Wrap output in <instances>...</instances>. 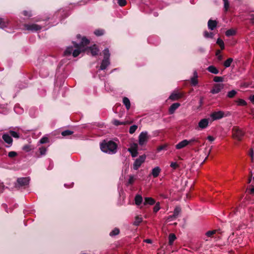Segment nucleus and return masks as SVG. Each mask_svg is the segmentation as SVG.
I'll return each mask as SVG.
<instances>
[{
    "mask_svg": "<svg viewBox=\"0 0 254 254\" xmlns=\"http://www.w3.org/2000/svg\"><path fill=\"white\" fill-rule=\"evenodd\" d=\"M123 102L125 105L126 109L129 110L130 108V102L129 99L126 97L123 98Z\"/></svg>",
    "mask_w": 254,
    "mask_h": 254,
    "instance_id": "25",
    "label": "nucleus"
},
{
    "mask_svg": "<svg viewBox=\"0 0 254 254\" xmlns=\"http://www.w3.org/2000/svg\"><path fill=\"white\" fill-rule=\"evenodd\" d=\"M217 21L216 20H213L209 19L207 23L208 28L211 30H213L217 25Z\"/></svg>",
    "mask_w": 254,
    "mask_h": 254,
    "instance_id": "16",
    "label": "nucleus"
},
{
    "mask_svg": "<svg viewBox=\"0 0 254 254\" xmlns=\"http://www.w3.org/2000/svg\"><path fill=\"white\" fill-rule=\"evenodd\" d=\"M14 110L17 114H21L23 111V109L19 107L18 105L15 106Z\"/></svg>",
    "mask_w": 254,
    "mask_h": 254,
    "instance_id": "42",
    "label": "nucleus"
},
{
    "mask_svg": "<svg viewBox=\"0 0 254 254\" xmlns=\"http://www.w3.org/2000/svg\"><path fill=\"white\" fill-rule=\"evenodd\" d=\"M74 47L72 46L68 47L64 52V56H69L71 54L73 57H76L79 55V45L73 43Z\"/></svg>",
    "mask_w": 254,
    "mask_h": 254,
    "instance_id": "2",
    "label": "nucleus"
},
{
    "mask_svg": "<svg viewBox=\"0 0 254 254\" xmlns=\"http://www.w3.org/2000/svg\"><path fill=\"white\" fill-rule=\"evenodd\" d=\"M236 94L237 92L234 90H232L228 92L227 96L229 98H232L236 95Z\"/></svg>",
    "mask_w": 254,
    "mask_h": 254,
    "instance_id": "40",
    "label": "nucleus"
},
{
    "mask_svg": "<svg viewBox=\"0 0 254 254\" xmlns=\"http://www.w3.org/2000/svg\"><path fill=\"white\" fill-rule=\"evenodd\" d=\"M233 61V59L231 58H228L224 63V66L225 67H228L231 65V64Z\"/></svg>",
    "mask_w": 254,
    "mask_h": 254,
    "instance_id": "33",
    "label": "nucleus"
},
{
    "mask_svg": "<svg viewBox=\"0 0 254 254\" xmlns=\"http://www.w3.org/2000/svg\"><path fill=\"white\" fill-rule=\"evenodd\" d=\"M217 233H221L220 230H213L212 231H208L206 233V235L208 237H212L213 235Z\"/></svg>",
    "mask_w": 254,
    "mask_h": 254,
    "instance_id": "28",
    "label": "nucleus"
},
{
    "mask_svg": "<svg viewBox=\"0 0 254 254\" xmlns=\"http://www.w3.org/2000/svg\"><path fill=\"white\" fill-rule=\"evenodd\" d=\"M8 25V22L1 18H0V28H3Z\"/></svg>",
    "mask_w": 254,
    "mask_h": 254,
    "instance_id": "29",
    "label": "nucleus"
},
{
    "mask_svg": "<svg viewBox=\"0 0 254 254\" xmlns=\"http://www.w3.org/2000/svg\"><path fill=\"white\" fill-rule=\"evenodd\" d=\"M198 51L201 53H203L205 52V50L203 48L200 47L198 49Z\"/></svg>",
    "mask_w": 254,
    "mask_h": 254,
    "instance_id": "62",
    "label": "nucleus"
},
{
    "mask_svg": "<svg viewBox=\"0 0 254 254\" xmlns=\"http://www.w3.org/2000/svg\"><path fill=\"white\" fill-rule=\"evenodd\" d=\"M38 150L39 151L40 154L37 155V156L38 157H40L42 156L46 155L47 150V148H46L45 147L41 146L39 148Z\"/></svg>",
    "mask_w": 254,
    "mask_h": 254,
    "instance_id": "27",
    "label": "nucleus"
},
{
    "mask_svg": "<svg viewBox=\"0 0 254 254\" xmlns=\"http://www.w3.org/2000/svg\"><path fill=\"white\" fill-rule=\"evenodd\" d=\"M110 60H106V59H103L102 61L100 69V70H104L110 64Z\"/></svg>",
    "mask_w": 254,
    "mask_h": 254,
    "instance_id": "20",
    "label": "nucleus"
},
{
    "mask_svg": "<svg viewBox=\"0 0 254 254\" xmlns=\"http://www.w3.org/2000/svg\"><path fill=\"white\" fill-rule=\"evenodd\" d=\"M177 237L174 233H171L169 235V245L172 246Z\"/></svg>",
    "mask_w": 254,
    "mask_h": 254,
    "instance_id": "26",
    "label": "nucleus"
},
{
    "mask_svg": "<svg viewBox=\"0 0 254 254\" xmlns=\"http://www.w3.org/2000/svg\"><path fill=\"white\" fill-rule=\"evenodd\" d=\"M155 203V200L152 197H145L144 198V202L143 204L146 205L147 204L153 205Z\"/></svg>",
    "mask_w": 254,
    "mask_h": 254,
    "instance_id": "21",
    "label": "nucleus"
},
{
    "mask_svg": "<svg viewBox=\"0 0 254 254\" xmlns=\"http://www.w3.org/2000/svg\"><path fill=\"white\" fill-rule=\"evenodd\" d=\"M138 145L137 143H133L130 145V147L127 149L128 152L131 154L132 157H135L138 155Z\"/></svg>",
    "mask_w": 254,
    "mask_h": 254,
    "instance_id": "7",
    "label": "nucleus"
},
{
    "mask_svg": "<svg viewBox=\"0 0 254 254\" xmlns=\"http://www.w3.org/2000/svg\"><path fill=\"white\" fill-rule=\"evenodd\" d=\"M149 137L147 132H141L138 136V143L140 145H143L146 142Z\"/></svg>",
    "mask_w": 254,
    "mask_h": 254,
    "instance_id": "6",
    "label": "nucleus"
},
{
    "mask_svg": "<svg viewBox=\"0 0 254 254\" xmlns=\"http://www.w3.org/2000/svg\"><path fill=\"white\" fill-rule=\"evenodd\" d=\"M2 139L7 144L6 147H10L12 144L13 139L11 136L8 133H4L2 136Z\"/></svg>",
    "mask_w": 254,
    "mask_h": 254,
    "instance_id": "9",
    "label": "nucleus"
},
{
    "mask_svg": "<svg viewBox=\"0 0 254 254\" xmlns=\"http://www.w3.org/2000/svg\"><path fill=\"white\" fill-rule=\"evenodd\" d=\"M224 8L225 11H227L229 8V2L228 0H226L224 2Z\"/></svg>",
    "mask_w": 254,
    "mask_h": 254,
    "instance_id": "51",
    "label": "nucleus"
},
{
    "mask_svg": "<svg viewBox=\"0 0 254 254\" xmlns=\"http://www.w3.org/2000/svg\"><path fill=\"white\" fill-rule=\"evenodd\" d=\"M90 43V41L85 37H83L80 40V54L82 53L84 46H87Z\"/></svg>",
    "mask_w": 254,
    "mask_h": 254,
    "instance_id": "14",
    "label": "nucleus"
},
{
    "mask_svg": "<svg viewBox=\"0 0 254 254\" xmlns=\"http://www.w3.org/2000/svg\"><path fill=\"white\" fill-rule=\"evenodd\" d=\"M146 155L145 154L141 155L137 158L133 163V169L135 170H138L141 164L145 161Z\"/></svg>",
    "mask_w": 254,
    "mask_h": 254,
    "instance_id": "5",
    "label": "nucleus"
},
{
    "mask_svg": "<svg viewBox=\"0 0 254 254\" xmlns=\"http://www.w3.org/2000/svg\"><path fill=\"white\" fill-rule=\"evenodd\" d=\"M181 106L179 103H175L172 104L169 108V113L170 115L174 114L175 111Z\"/></svg>",
    "mask_w": 254,
    "mask_h": 254,
    "instance_id": "15",
    "label": "nucleus"
},
{
    "mask_svg": "<svg viewBox=\"0 0 254 254\" xmlns=\"http://www.w3.org/2000/svg\"><path fill=\"white\" fill-rule=\"evenodd\" d=\"M208 125V119H203L198 123V127L201 129L206 128Z\"/></svg>",
    "mask_w": 254,
    "mask_h": 254,
    "instance_id": "17",
    "label": "nucleus"
},
{
    "mask_svg": "<svg viewBox=\"0 0 254 254\" xmlns=\"http://www.w3.org/2000/svg\"><path fill=\"white\" fill-rule=\"evenodd\" d=\"M135 179L134 177L132 175L129 176V178L128 181V184L129 185H132L134 182Z\"/></svg>",
    "mask_w": 254,
    "mask_h": 254,
    "instance_id": "53",
    "label": "nucleus"
},
{
    "mask_svg": "<svg viewBox=\"0 0 254 254\" xmlns=\"http://www.w3.org/2000/svg\"><path fill=\"white\" fill-rule=\"evenodd\" d=\"M209 72L217 74L219 73V70L214 65H210L206 69Z\"/></svg>",
    "mask_w": 254,
    "mask_h": 254,
    "instance_id": "24",
    "label": "nucleus"
},
{
    "mask_svg": "<svg viewBox=\"0 0 254 254\" xmlns=\"http://www.w3.org/2000/svg\"><path fill=\"white\" fill-rule=\"evenodd\" d=\"M155 206H154V208H153V212L154 213H156L160 209V203L159 202H158L157 203H155Z\"/></svg>",
    "mask_w": 254,
    "mask_h": 254,
    "instance_id": "47",
    "label": "nucleus"
},
{
    "mask_svg": "<svg viewBox=\"0 0 254 254\" xmlns=\"http://www.w3.org/2000/svg\"><path fill=\"white\" fill-rule=\"evenodd\" d=\"M188 145H189L188 140L184 139L176 144V148L177 149H180L186 147Z\"/></svg>",
    "mask_w": 254,
    "mask_h": 254,
    "instance_id": "18",
    "label": "nucleus"
},
{
    "mask_svg": "<svg viewBox=\"0 0 254 254\" xmlns=\"http://www.w3.org/2000/svg\"><path fill=\"white\" fill-rule=\"evenodd\" d=\"M118 3L120 6H124L127 4L126 0H118Z\"/></svg>",
    "mask_w": 254,
    "mask_h": 254,
    "instance_id": "50",
    "label": "nucleus"
},
{
    "mask_svg": "<svg viewBox=\"0 0 254 254\" xmlns=\"http://www.w3.org/2000/svg\"><path fill=\"white\" fill-rule=\"evenodd\" d=\"M103 55H104V59H106V60H109L110 54L109 53V50L108 48L105 49L103 52Z\"/></svg>",
    "mask_w": 254,
    "mask_h": 254,
    "instance_id": "32",
    "label": "nucleus"
},
{
    "mask_svg": "<svg viewBox=\"0 0 254 254\" xmlns=\"http://www.w3.org/2000/svg\"><path fill=\"white\" fill-rule=\"evenodd\" d=\"M236 34V31L232 29H230L226 31L225 34L227 36L229 37L231 36H233Z\"/></svg>",
    "mask_w": 254,
    "mask_h": 254,
    "instance_id": "37",
    "label": "nucleus"
},
{
    "mask_svg": "<svg viewBox=\"0 0 254 254\" xmlns=\"http://www.w3.org/2000/svg\"><path fill=\"white\" fill-rule=\"evenodd\" d=\"M137 126L136 125H132L131 127H130L129 129V132L130 134H133L137 129Z\"/></svg>",
    "mask_w": 254,
    "mask_h": 254,
    "instance_id": "41",
    "label": "nucleus"
},
{
    "mask_svg": "<svg viewBox=\"0 0 254 254\" xmlns=\"http://www.w3.org/2000/svg\"><path fill=\"white\" fill-rule=\"evenodd\" d=\"M23 150L26 151H29L30 150V149L29 148V146L25 145L23 147Z\"/></svg>",
    "mask_w": 254,
    "mask_h": 254,
    "instance_id": "57",
    "label": "nucleus"
},
{
    "mask_svg": "<svg viewBox=\"0 0 254 254\" xmlns=\"http://www.w3.org/2000/svg\"><path fill=\"white\" fill-rule=\"evenodd\" d=\"M191 84L192 86H195L198 83L197 78L195 77H192L191 78Z\"/></svg>",
    "mask_w": 254,
    "mask_h": 254,
    "instance_id": "43",
    "label": "nucleus"
},
{
    "mask_svg": "<svg viewBox=\"0 0 254 254\" xmlns=\"http://www.w3.org/2000/svg\"><path fill=\"white\" fill-rule=\"evenodd\" d=\"M251 18L250 20L251 22L254 24V14H252L250 15Z\"/></svg>",
    "mask_w": 254,
    "mask_h": 254,
    "instance_id": "59",
    "label": "nucleus"
},
{
    "mask_svg": "<svg viewBox=\"0 0 254 254\" xmlns=\"http://www.w3.org/2000/svg\"><path fill=\"white\" fill-rule=\"evenodd\" d=\"M182 97V94L180 93H172L169 96V99L173 101L178 100Z\"/></svg>",
    "mask_w": 254,
    "mask_h": 254,
    "instance_id": "19",
    "label": "nucleus"
},
{
    "mask_svg": "<svg viewBox=\"0 0 254 254\" xmlns=\"http://www.w3.org/2000/svg\"><path fill=\"white\" fill-rule=\"evenodd\" d=\"M203 35L206 38L212 39L214 36V34L213 32H208L207 31H205L203 33Z\"/></svg>",
    "mask_w": 254,
    "mask_h": 254,
    "instance_id": "34",
    "label": "nucleus"
},
{
    "mask_svg": "<svg viewBox=\"0 0 254 254\" xmlns=\"http://www.w3.org/2000/svg\"><path fill=\"white\" fill-rule=\"evenodd\" d=\"M73 133V132L72 131H71L70 130L67 129V130H65L61 132V134L63 136L66 137V136H67L71 135Z\"/></svg>",
    "mask_w": 254,
    "mask_h": 254,
    "instance_id": "35",
    "label": "nucleus"
},
{
    "mask_svg": "<svg viewBox=\"0 0 254 254\" xmlns=\"http://www.w3.org/2000/svg\"><path fill=\"white\" fill-rule=\"evenodd\" d=\"M101 150L105 153L114 154L117 152L118 145L112 140H103L100 144Z\"/></svg>",
    "mask_w": 254,
    "mask_h": 254,
    "instance_id": "1",
    "label": "nucleus"
},
{
    "mask_svg": "<svg viewBox=\"0 0 254 254\" xmlns=\"http://www.w3.org/2000/svg\"><path fill=\"white\" fill-rule=\"evenodd\" d=\"M120 233V230L118 228H115L110 233V236H114L117 235Z\"/></svg>",
    "mask_w": 254,
    "mask_h": 254,
    "instance_id": "38",
    "label": "nucleus"
},
{
    "mask_svg": "<svg viewBox=\"0 0 254 254\" xmlns=\"http://www.w3.org/2000/svg\"><path fill=\"white\" fill-rule=\"evenodd\" d=\"M170 166L174 170L179 167V165L176 162H172L171 163Z\"/></svg>",
    "mask_w": 254,
    "mask_h": 254,
    "instance_id": "52",
    "label": "nucleus"
},
{
    "mask_svg": "<svg viewBox=\"0 0 254 254\" xmlns=\"http://www.w3.org/2000/svg\"><path fill=\"white\" fill-rule=\"evenodd\" d=\"M9 133H10V136H12L13 137L17 138L19 137V134L15 131L10 130Z\"/></svg>",
    "mask_w": 254,
    "mask_h": 254,
    "instance_id": "48",
    "label": "nucleus"
},
{
    "mask_svg": "<svg viewBox=\"0 0 254 254\" xmlns=\"http://www.w3.org/2000/svg\"><path fill=\"white\" fill-rule=\"evenodd\" d=\"M143 201L142 197L140 194H136L134 197L135 204L136 205H140Z\"/></svg>",
    "mask_w": 254,
    "mask_h": 254,
    "instance_id": "22",
    "label": "nucleus"
},
{
    "mask_svg": "<svg viewBox=\"0 0 254 254\" xmlns=\"http://www.w3.org/2000/svg\"><path fill=\"white\" fill-rule=\"evenodd\" d=\"M238 105L239 106H246L247 103V102L243 99H239L238 101Z\"/></svg>",
    "mask_w": 254,
    "mask_h": 254,
    "instance_id": "49",
    "label": "nucleus"
},
{
    "mask_svg": "<svg viewBox=\"0 0 254 254\" xmlns=\"http://www.w3.org/2000/svg\"><path fill=\"white\" fill-rule=\"evenodd\" d=\"M223 88L224 85L223 84H216L214 85L210 92L212 94L218 93Z\"/></svg>",
    "mask_w": 254,
    "mask_h": 254,
    "instance_id": "13",
    "label": "nucleus"
},
{
    "mask_svg": "<svg viewBox=\"0 0 254 254\" xmlns=\"http://www.w3.org/2000/svg\"><path fill=\"white\" fill-rule=\"evenodd\" d=\"M23 14L24 15H25L26 16H28V17H30V16H32L31 12L30 11H26V10L23 11Z\"/></svg>",
    "mask_w": 254,
    "mask_h": 254,
    "instance_id": "55",
    "label": "nucleus"
},
{
    "mask_svg": "<svg viewBox=\"0 0 254 254\" xmlns=\"http://www.w3.org/2000/svg\"><path fill=\"white\" fill-rule=\"evenodd\" d=\"M161 172V169L159 167H156L152 170V175L154 178H157Z\"/></svg>",
    "mask_w": 254,
    "mask_h": 254,
    "instance_id": "23",
    "label": "nucleus"
},
{
    "mask_svg": "<svg viewBox=\"0 0 254 254\" xmlns=\"http://www.w3.org/2000/svg\"><path fill=\"white\" fill-rule=\"evenodd\" d=\"M30 179L28 177L20 178L17 180L19 187H26L29 185Z\"/></svg>",
    "mask_w": 254,
    "mask_h": 254,
    "instance_id": "8",
    "label": "nucleus"
},
{
    "mask_svg": "<svg viewBox=\"0 0 254 254\" xmlns=\"http://www.w3.org/2000/svg\"><path fill=\"white\" fill-rule=\"evenodd\" d=\"M232 136L234 139L239 141L242 140L245 132L238 127H234L232 128Z\"/></svg>",
    "mask_w": 254,
    "mask_h": 254,
    "instance_id": "3",
    "label": "nucleus"
},
{
    "mask_svg": "<svg viewBox=\"0 0 254 254\" xmlns=\"http://www.w3.org/2000/svg\"><path fill=\"white\" fill-rule=\"evenodd\" d=\"M25 28L29 31H37L41 29V26L36 24H25Z\"/></svg>",
    "mask_w": 254,
    "mask_h": 254,
    "instance_id": "11",
    "label": "nucleus"
},
{
    "mask_svg": "<svg viewBox=\"0 0 254 254\" xmlns=\"http://www.w3.org/2000/svg\"><path fill=\"white\" fill-rule=\"evenodd\" d=\"M224 80V78L221 76H215L213 78V81L215 82H223Z\"/></svg>",
    "mask_w": 254,
    "mask_h": 254,
    "instance_id": "45",
    "label": "nucleus"
},
{
    "mask_svg": "<svg viewBox=\"0 0 254 254\" xmlns=\"http://www.w3.org/2000/svg\"><path fill=\"white\" fill-rule=\"evenodd\" d=\"M249 99L252 102V103L254 104V95H251L249 97Z\"/></svg>",
    "mask_w": 254,
    "mask_h": 254,
    "instance_id": "61",
    "label": "nucleus"
},
{
    "mask_svg": "<svg viewBox=\"0 0 254 254\" xmlns=\"http://www.w3.org/2000/svg\"><path fill=\"white\" fill-rule=\"evenodd\" d=\"M142 221V218L139 216H136L135 218V220L133 223V225L136 226H139Z\"/></svg>",
    "mask_w": 254,
    "mask_h": 254,
    "instance_id": "30",
    "label": "nucleus"
},
{
    "mask_svg": "<svg viewBox=\"0 0 254 254\" xmlns=\"http://www.w3.org/2000/svg\"><path fill=\"white\" fill-rule=\"evenodd\" d=\"M216 43L219 45V46L222 50L224 49V48H225L224 43L223 41L221 39L218 38L217 40Z\"/></svg>",
    "mask_w": 254,
    "mask_h": 254,
    "instance_id": "36",
    "label": "nucleus"
},
{
    "mask_svg": "<svg viewBox=\"0 0 254 254\" xmlns=\"http://www.w3.org/2000/svg\"><path fill=\"white\" fill-rule=\"evenodd\" d=\"M189 144L196 146L197 147L201 146L203 143H201L199 137H193L188 140Z\"/></svg>",
    "mask_w": 254,
    "mask_h": 254,
    "instance_id": "10",
    "label": "nucleus"
},
{
    "mask_svg": "<svg viewBox=\"0 0 254 254\" xmlns=\"http://www.w3.org/2000/svg\"><path fill=\"white\" fill-rule=\"evenodd\" d=\"M113 124L114 125H115L116 126H118L119 125H125V123L124 122H121L117 120H114L113 122Z\"/></svg>",
    "mask_w": 254,
    "mask_h": 254,
    "instance_id": "54",
    "label": "nucleus"
},
{
    "mask_svg": "<svg viewBox=\"0 0 254 254\" xmlns=\"http://www.w3.org/2000/svg\"><path fill=\"white\" fill-rule=\"evenodd\" d=\"M99 52L100 50L98 46L96 44H94L91 46L84 48L82 53H86L88 55L95 57L98 55Z\"/></svg>",
    "mask_w": 254,
    "mask_h": 254,
    "instance_id": "4",
    "label": "nucleus"
},
{
    "mask_svg": "<svg viewBox=\"0 0 254 254\" xmlns=\"http://www.w3.org/2000/svg\"><path fill=\"white\" fill-rule=\"evenodd\" d=\"M207 139L210 141H213L215 139L214 137L212 136L209 135L207 137Z\"/></svg>",
    "mask_w": 254,
    "mask_h": 254,
    "instance_id": "58",
    "label": "nucleus"
},
{
    "mask_svg": "<svg viewBox=\"0 0 254 254\" xmlns=\"http://www.w3.org/2000/svg\"><path fill=\"white\" fill-rule=\"evenodd\" d=\"M49 140L48 137L46 136H44L39 140V143L40 144H44V143H48L49 142Z\"/></svg>",
    "mask_w": 254,
    "mask_h": 254,
    "instance_id": "39",
    "label": "nucleus"
},
{
    "mask_svg": "<svg viewBox=\"0 0 254 254\" xmlns=\"http://www.w3.org/2000/svg\"><path fill=\"white\" fill-rule=\"evenodd\" d=\"M181 211V208L180 206L176 207L173 212L174 218H176L178 216Z\"/></svg>",
    "mask_w": 254,
    "mask_h": 254,
    "instance_id": "31",
    "label": "nucleus"
},
{
    "mask_svg": "<svg viewBox=\"0 0 254 254\" xmlns=\"http://www.w3.org/2000/svg\"><path fill=\"white\" fill-rule=\"evenodd\" d=\"M73 185V183L70 184L69 185H68L66 184H65L64 185L65 187H68V188H71V187H72Z\"/></svg>",
    "mask_w": 254,
    "mask_h": 254,
    "instance_id": "64",
    "label": "nucleus"
},
{
    "mask_svg": "<svg viewBox=\"0 0 254 254\" xmlns=\"http://www.w3.org/2000/svg\"><path fill=\"white\" fill-rule=\"evenodd\" d=\"M4 189V186L2 183L0 182V192H2Z\"/></svg>",
    "mask_w": 254,
    "mask_h": 254,
    "instance_id": "60",
    "label": "nucleus"
},
{
    "mask_svg": "<svg viewBox=\"0 0 254 254\" xmlns=\"http://www.w3.org/2000/svg\"><path fill=\"white\" fill-rule=\"evenodd\" d=\"M224 115V113L223 111H219L218 112H214L211 114V117L213 120H217L222 119Z\"/></svg>",
    "mask_w": 254,
    "mask_h": 254,
    "instance_id": "12",
    "label": "nucleus"
},
{
    "mask_svg": "<svg viewBox=\"0 0 254 254\" xmlns=\"http://www.w3.org/2000/svg\"><path fill=\"white\" fill-rule=\"evenodd\" d=\"M104 31L103 30H102V29H97V30H96L95 31H94V34L97 36H102L104 34Z\"/></svg>",
    "mask_w": 254,
    "mask_h": 254,
    "instance_id": "44",
    "label": "nucleus"
},
{
    "mask_svg": "<svg viewBox=\"0 0 254 254\" xmlns=\"http://www.w3.org/2000/svg\"><path fill=\"white\" fill-rule=\"evenodd\" d=\"M166 145H160V146L158 147L157 151H160L166 148Z\"/></svg>",
    "mask_w": 254,
    "mask_h": 254,
    "instance_id": "56",
    "label": "nucleus"
},
{
    "mask_svg": "<svg viewBox=\"0 0 254 254\" xmlns=\"http://www.w3.org/2000/svg\"><path fill=\"white\" fill-rule=\"evenodd\" d=\"M249 193L252 195H254V187L250 190Z\"/></svg>",
    "mask_w": 254,
    "mask_h": 254,
    "instance_id": "63",
    "label": "nucleus"
},
{
    "mask_svg": "<svg viewBox=\"0 0 254 254\" xmlns=\"http://www.w3.org/2000/svg\"><path fill=\"white\" fill-rule=\"evenodd\" d=\"M17 156V153L15 151H10L8 153V156L10 158H15Z\"/></svg>",
    "mask_w": 254,
    "mask_h": 254,
    "instance_id": "46",
    "label": "nucleus"
}]
</instances>
